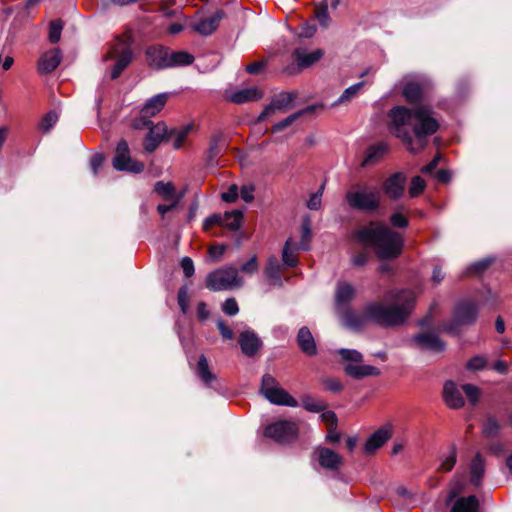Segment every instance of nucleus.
I'll use <instances>...</instances> for the list:
<instances>
[{"mask_svg": "<svg viewBox=\"0 0 512 512\" xmlns=\"http://www.w3.org/2000/svg\"><path fill=\"white\" fill-rule=\"evenodd\" d=\"M415 298V293L408 289L390 290L384 297L388 305L370 302L365 305L363 314L350 307L337 311V314L342 324L354 331L361 330L367 322L381 327H396L407 320L414 308Z\"/></svg>", "mask_w": 512, "mask_h": 512, "instance_id": "1", "label": "nucleus"}, {"mask_svg": "<svg viewBox=\"0 0 512 512\" xmlns=\"http://www.w3.org/2000/svg\"><path fill=\"white\" fill-rule=\"evenodd\" d=\"M389 132L399 138L412 153L420 152L427 144V137L439 128L432 111L425 107L410 109L395 106L387 115Z\"/></svg>", "mask_w": 512, "mask_h": 512, "instance_id": "2", "label": "nucleus"}, {"mask_svg": "<svg viewBox=\"0 0 512 512\" xmlns=\"http://www.w3.org/2000/svg\"><path fill=\"white\" fill-rule=\"evenodd\" d=\"M356 239L365 245H372L381 259L398 257L404 245L400 233L391 230L384 224H370L355 233Z\"/></svg>", "mask_w": 512, "mask_h": 512, "instance_id": "3", "label": "nucleus"}, {"mask_svg": "<svg viewBox=\"0 0 512 512\" xmlns=\"http://www.w3.org/2000/svg\"><path fill=\"white\" fill-rule=\"evenodd\" d=\"M104 62H111L106 67V73L110 79L115 80L132 63L133 52L130 43L123 38H116L108 47L103 56Z\"/></svg>", "mask_w": 512, "mask_h": 512, "instance_id": "4", "label": "nucleus"}, {"mask_svg": "<svg viewBox=\"0 0 512 512\" xmlns=\"http://www.w3.org/2000/svg\"><path fill=\"white\" fill-rule=\"evenodd\" d=\"M242 285L243 279L239 276L238 269L233 265L218 268L206 277V287L215 292L233 290Z\"/></svg>", "mask_w": 512, "mask_h": 512, "instance_id": "5", "label": "nucleus"}, {"mask_svg": "<svg viewBox=\"0 0 512 512\" xmlns=\"http://www.w3.org/2000/svg\"><path fill=\"white\" fill-rule=\"evenodd\" d=\"M260 393L271 404L296 407L298 405L286 390L280 387L277 380L270 374H264L261 380Z\"/></svg>", "mask_w": 512, "mask_h": 512, "instance_id": "6", "label": "nucleus"}, {"mask_svg": "<svg viewBox=\"0 0 512 512\" xmlns=\"http://www.w3.org/2000/svg\"><path fill=\"white\" fill-rule=\"evenodd\" d=\"M112 163L118 171L138 174L144 170V164L130 156V149L126 140L118 142Z\"/></svg>", "mask_w": 512, "mask_h": 512, "instance_id": "7", "label": "nucleus"}, {"mask_svg": "<svg viewBox=\"0 0 512 512\" xmlns=\"http://www.w3.org/2000/svg\"><path fill=\"white\" fill-rule=\"evenodd\" d=\"M478 315V303L474 300L463 298L454 306L453 322L458 326H471L476 322Z\"/></svg>", "mask_w": 512, "mask_h": 512, "instance_id": "8", "label": "nucleus"}, {"mask_svg": "<svg viewBox=\"0 0 512 512\" xmlns=\"http://www.w3.org/2000/svg\"><path fill=\"white\" fill-rule=\"evenodd\" d=\"M298 435V428L294 422L279 420L269 424L264 430V436L277 443L284 444L294 440Z\"/></svg>", "mask_w": 512, "mask_h": 512, "instance_id": "9", "label": "nucleus"}, {"mask_svg": "<svg viewBox=\"0 0 512 512\" xmlns=\"http://www.w3.org/2000/svg\"><path fill=\"white\" fill-rule=\"evenodd\" d=\"M312 460L327 471H338L343 463L342 457L330 448L318 446L314 449Z\"/></svg>", "mask_w": 512, "mask_h": 512, "instance_id": "10", "label": "nucleus"}, {"mask_svg": "<svg viewBox=\"0 0 512 512\" xmlns=\"http://www.w3.org/2000/svg\"><path fill=\"white\" fill-rule=\"evenodd\" d=\"M295 94L290 92H282L275 96L270 104H268L262 113L258 116V121H264L268 116L277 112H286L293 107Z\"/></svg>", "mask_w": 512, "mask_h": 512, "instance_id": "11", "label": "nucleus"}, {"mask_svg": "<svg viewBox=\"0 0 512 512\" xmlns=\"http://www.w3.org/2000/svg\"><path fill=\"white\" fill-rule=\"evenodd\" d=\"M238 343L242 353L247 357L256 355L263 345L258 334L249 327H245L239 334Z\"/></svg>", "mask_w": 512, "mask_h": 512, "instance_id": "12", "label": "nucleus"}, {"mask_svg": "<svg viewBox=\"0 0 512 512\" xmlns=\"http://www.w3.org/2000/svg\"><path fill=\"white\" fill-rule=\"evenodd\" d=\"M148 130L143 146L146 152L152 153L162 141H168V129L164 122H158L152 124Z\"/></svg>", "mask_w": 512, "mask_h": 512, "instance_id": "13", "label": "nucleus"}, {"mask_svg": "<svg viewBox=\"0 0 512 512\" xmlns=\"http://www.w3.org/2000/svg\"><path fill=\"white\" fill-rule=\"evenodd\" d=\"M412 341L421 350L440 353L446 349L445 342L432 332L416 334L413 336Z\"/></svg>", "mask_w": 512, "mask_h": 512, "instance_id": "14", "label": "nucleus"}, {"mask_svg": "<svg viewBox=\"0 0 512 512\" xmlns=\"http://www.w3.org/2000/svg\"><path fill=\"white\" fill-rule=\"evenodd\" d=\"M401 83L403 85L402 95L407 102L415 104L421 100L424 89V83L422 80L416 77L406 76L403 78Z\"/></svg>", "mask_w": 512, "mask_h": 512, "instance_id": "15", "label": "nucleus"}, {"mask_svg": "<svg viewBox=\"0 0 512 512\" xmlns=\"http://www.w3.org/2000/svg\"><path fill=\"white\" fill-rule=\"evenodd\" d=\"M378 194H347L348 204L363 212L375 211L380 203Z\"/></svg>", "mask_w": 512, "mask_h": 512, "instance_id": "16", "label": "nucleus"}, {"mask_svg": "<svg viewBox=\"0 0 512 512\" xmlns=\"http://www.w3.org/2000/svg\"><path fill=\"white\" fill-rule=\"evenodd\" d=\"M225 17L222 10H217L209 17L201 18L198 22L192 24V29L202 36H209L214 33L221 20Z\"/></svg>", "mask_w": 512, "mask_h": 512, "instance_id": "17", "label": "nucleus"}, {"mask_svg": "<svg viewBox=\"0 0 512 512\" xmlns=\"http://www.w3.org/2000/svg\"><path fill=\"white\" fill-rule=\"evenodd\" d=\"M169 49L163 46H152L146 50L148 65L154 69L169 68Z\"/></svg>", "mask_w": 512, "mask_h": 512, "instance_id": "18", "label": "nucleus"}, {"mask_svg": "<svg viewBox=\"0 0 512 512\" xmlns=\"http://www.w3.org/2000/svg\"><path fill=\"white\" fill-rule=\"evenodd\" d=\"M442 396L445 404L451 409H459L465 404L461 390L452 380H448L444 383Z\"/></svg>", "mask_w": 512, "mask_h": 512, "instance_id": "19", "label": "nucleus"}, {"mask_svg": "<svg viewBox=\"0 0 512 512\" xmlns=\"http://www.w3.org/2000/svg\"><path fill=\"white\" fill-rule=\"evenodd\" d=\"M62 60L61 50L58 48L49 50L41 55L38 60L37 69L41 74L53 72Z\"/></svg>", "mask_w": 512, "mask_h": 512, "instance_id": "20", "label": "nucleus"}, {"mask_svg": "<svg viewBox=\"0 0 512 512\" xmlns=\"http://www.w3.org/2000/svg\"><path fill=\"white\" fill-rule=\"evenodd\" d=\"M392 436V431L389 426H383L376 430L367 439L364 445V452L366 454H373L380 447H382Z\"/></svg>", "mask_w": 512, "mask_h": 512, "instance_id": "21", "label": "nucleus"}, {"mask_svg": "<svg viewBox=\"0 0 512 512\" xmlns=\"http://www.w3.org/2000/svg\"><path fill=\"white\" fill-rule=\"evenodd\" d=\"M355 294L356 290L354 286L345 281H339L335 291L336 311L349 307V303L353 300Z\"/></svg>", "mask_w": 512, "mask_h": 512, "instance_id": "22", "label": "nucleus"}, {"mask_svg": "<svg viewBox=\"0 0 512 512\" xmlns=\"http://www.w3.org/2000/svg\"><path fill=\"white\" fill-rule=\"evenodd\" d=\"M296 340L301 352L308 356L317 354L316 341L308 327L303 326L298 330Z\"/></svg>", "mask_w": 512, "mask_h": 512, "instance_id": "23", "label": "nucleus"}, {"mask_svg": "<svg viewBox=\"0 0 512 512\" xmlns=\"http://www.w3.org/2000/svg\"><path fill=\"white\" fill-rule=\"evenodd\" d=\"M323 55L324 52L322 49H316L312 52H308L304 48H299L293 53L297 66L300 69L312 66L314 63L318 62Z\"/></svg>", "mask_w": 512, "mask_h": 512, "instance_id": "24", "label": "nucleus"}, {"mask_svg": "<svg viewBox=\"0 0 512 512\" xmlns=\"http://www.w3.org/2000/svg\"><path fill=\"white\" fill-rule=\"evenodd\" d=\"M388 150V146L381 142L368 147L364 153L361 167H370L377 164Z\"/></svg>", "mask_w": 512, "mask_h": 512, "instance_id": "25", "label": "nucleus"}, {"mask_svg": "<svg viewBox=\"0 0 512 512\" xmlns=\"http://www.w3.org/2000/svg\"><path fill=\"white\" fill-rule=\"evenodd\" d=\"M168 93H160L149 98L142 106V115L153 117L166 105Z\"/></svg>", "mask_w": 512, "mask_h": 512, "instance_id": "26", "label": "nucleus"}, {"mask_svg": "<svg viewBox=\"0 0 512 512\" xmlns=\"http://www.w3.org/2000/svg\"><path fill=\"white\" fill-rule=\"evenodd\" d=\"M263 97V93L256 87H249L241 90H237L228 96V100L235 104H243L251 101L260 100Z\"/></svg>", "mask_w": 512, "mask_h": 512, "instance_id": "27", "label": "nucleus"}, {"mask_svg": "<svg viewBox=\"0 0 512 512\" xmlns=\"http://www.w3.org/2000/svg\"><path fill=\"white\" fill-rule=\"evenodd\" d=\"M344 371L347 375L355 379H362L369 376H378L380 370L372 365H361V364H347L344 367Z\"/></svg>", "mask_w": 512, "mask_h": 512, "instance_id": "28", "label": "nucleus"}, {"mask_svg": "<svg viewBox=\"0 0 512 512\" xmlns=\"http://www.w3.org/2000/svg\"><path fill=\"white\" fill-rule=\"evenodd\" d=\"M470 481L478 487L481 485L485 473V459L481 453L477 452L469 465Z\"/></svg>", "mask_w": 512, "mask_h": 512, "instance_id": "29", "label": "nucleus"}, {"mask_svg": "<svg viewBox=\"0 0 512 512\" xmlns=\"http://www.w3.org/2000/svg\"><path fill=\"white\" fill-rule=\"evenodd\" d=\"M282 266L276 256H270L265 268V276L271 281L272 284L282 286L283 281L281 277Z\"/></svg>", "mask_w": 512, "mask_h": 512, "instance_id": "30", "label": "nucleus"}, {"mask_svg": "<svg viewBox=\"0 0 512 512\" xmlns=\"http://www.w3.org/2000/svg\"><path fill=\"white\" fill-rule=\"evenodd\" d=\"M450 512H479V501L474 495L461 497L454 502Z\"/></svg>", "mask_w": 512, "mask_h": 512, "instance_id": "31", "label": "nucleus"}, {"mask_svg": "<svg viewBox=\"0 0 512 512\" xmlns=\"http://www.w3.org/2000/svg\"><path fill=\"white\" fill-rule=\"evenodd\" d=\"M300 250L297 243L292 238H288L282 249V262L286 267H296L298 260L295 256V252Z\"/></svg>", "mask_w": 512, "mask_h": 512, "instance_id": "32", "label": "nucleus"}, {"mask_svg": "<svg viewBox=\"0 0 512 512\" xmlns=\"http://www.w3.org/2000/svg\"><path fill=\"white\" fill-rule=\"evenodd\" d=\"M406 176L402 172H396L388 177L383 184V192H403Z\"/></svg>", "mask_w": 512, "mask_h": 512, "instance_id": "33", "label": "nucleus"}, {"mask_svg": "<svg viewBox=\"0 0 512 512\" xmlns=\"http://www.w3.org/2000/svg\"><path fill=\"white\" fill-rule=\"evenodd\" d=\"M457 461V448L455 444L450 445L447 452L440 456L438 470L441 472H450Z\"/></svg>", "mask_w": 512, "mask_h": 512, "instance_id": "34", "label": "nucleus"}, {"mask_svg": "<svg viewBox=\"0 0 512 512\" xmlns=\"http://www.w3.org/2000/svg\"><path fill=\"white\" fill-rule=\"evenodd\" d=\"M191 129V125H185L170 131L168 130V141L172 142L174 149L181 148Z\"/></svg>", "mask_w": 512, "mask_h": 512, "instance_id": "35", "label": "nucleus"}, {"mask_svg": "<svg viewBox=\"0 0 512 512\" xmlns=\"http://www.w3.org/2000/svg\"><path fill=\"white\" fill-rule=\"evenodd\" d=\"M495 258L487 256L483 259L471 263L463 272V276H476L482 274L493 262Z\"/></svg>", "mask_w": 512, "mask_h": 512, "instance_id": "36", "label": "nucleus"}, {"mask_svg": "<svg viewBox=\"0 0 512 512\" xmlns=\"http://www.w3.org/2000/svg\"><path fill=\"white\" fill-rule=\"evenodd\" d=\"M169 68L188 66L193 63L194 57L186 51H169Z\"/></svg>", "mask_w": 512, "mask_h": 512, "instance_id": "37", "label": "nucleus"}, {"mask_svg": "<svg viewBox=\"0 0 512 512\" xmlns=\"http://www.w3.org/2000/svg\"><path fill=\"white\" fill-rule=\"evenodd\" d=\"M242 219V210L235 209L232 211H227L225 212V220H223V227H226L231 231H238L241 227Z\"/></svg>", "mask_w": 512, "mask_h": 512, "instance_id": "38", "label": "nucleus"}, {"mask_svg": "<svg viewBox=\"0 0 512 512\" xmlns=\"http://www.w3.org/2000/svg\"><path fill=\"white\" fill-rule=\"evenodd\" d=\"M182 195L183 194H165L164 203L157 206V210L162 217L169 211L178 207Z\"/></svg>", "mask_w": 512, "mask_h": 512, "instance_id": "39", "label": "nucleus"}, {"mask_svg": "<svg viewBox=\"0 0 512 512\" xmlns=\"http://www.w3.org/2000/svg\"><path fill=\"white\" fill-rule=\"evenodd\" d=\"M311 221L308 216H306L301 224V240L297 243L298 248L302 251H307L310 249V238H311Z\"/></svg>", "mask_w": 512, "mask_h": 512, "instance_id": "40", "label": "nucleus"}, {"mask_svg": "<svg viewBox=\"0 0 512 512\" xmlns=\"http://www.w3.org/2000/svg\"><path fill=\"white\" fill-rule=\"evenodd\" d=\"M197 374L206 385H210V383L215 379V375L210 371L208 361L204 355L199 357L197 363Z\"/></svg>", "mask_w": 512, "mask_h": 512, "instance_id": "41", "label": "nucleus"}, {"mask_svg": "<svg viewBox=\"0 0 512 512\" xmlns=\"http://www.w3.org/2000/svg\"><path fill=\"white\" fill-rule=\"evenodd\" d=\"M363 85L364 82H359L346 88L340 97L332 104V106H337L351 101V99L357 95Z\"/></svg>", "mask_w": 512, "mask_h": 512, "instance_id": "42", "label": "nucleus"}, {"mask_svg": "<svg viewBox=\"0 0 512 512\" xmlns=\"http://www.w3.org/2000/svg\"><path fill=\"white\" fill-rule=\"evenodd\" d=\"M499 422L492 416H488L482 425V432L487 438H494L500 431Z\"/></svg>", "mask_w": 512, "mask_h": 512, "instance_id": "43", "label": "nucleus"}, {"mask_svg": "<svg viewBox=\"0 0 512 512\" xmlns=\"http://www.w3.org/2000/svg\"><path fill=\"white\" fill-rule=\"evenodd\" d=\"M315 17L318 20L319 24L327 28L330 24L331 18L328 14V3L326 0H323L315 9Z\"/></svg>", "mask_w": 512, "mask_h": 512, "instance_id": "44", "label": "nucleus"}, {"mask_svg": "<svg viewBox=\"0 0 512 512\" xmlns=\"http://www.w3.org/2000/svg\"><path fill=\"white\" fill-rule=\"evenodd\" d=\"M226 144L225 138L222 134L214 135L211 139L210 149H209V161L211 162L213 158L221 153L224 146Z\"/></svg>", "mask_w": 512, "mask_h": 512, "instance_id": "45", "label": "nucleus"}, {"mask_svg": "<svg viewBox=\"0 0 512 512\" xmlns=\"http://www.w3.org/2000/svg\"><path fill=\"white\" fill-rule=\"evenodd\" d=\"M337 354L345 361L361 363L363 360V355L355 349L341 348L337 350Z\"/></svg>", "mask_w": 512, "mask_h": 512, "instance_id": "46", "label": "nucleus"}, {"mask_svg": "<svg viewBox=\"0 0 512 512\" xmlns=\"http://www.w3.org/2000/svg\"><path fill=\"white\" fill-rule=\"evenodd\" d=\"M57 121L58 114L55 111H50L42 118L39 127L43 132L47 133L51 130Z\"/></svg>", "mask_w": 512, "mask_h": 512, "instance_id": "47", "label": "nucleus"}, {"mask_svg": "<svg viewBox=\"0 0 512 512\" xmlns=\"http://www.w3.org/2000/svg\"><path fill=\"white\" fill-rule=\"evenodd\" d=\"M461 389L465 393L469 402L472 405H475L478 402L479 397H480V389L477 386H475L473 384H464L461 387Z\"/></svg>", "mask_w": 512, "mask_h": 512, "instance_id": "48", "label": "nucleus"}, {"mask_svg": "<svg viewBox=\"0 0 512 512\" xmlns=\"http://www.w3.org/2000/svg\"><path fill=\"white\" fill-rule=\"evenodd\" d=\"M63 24L60 20L52 21L49 26V41L51 43H57L61 38V32Z\"/></svg>", "mask_w": 512, "mask_h": 512, "instance_id": "49", "label": "nucleus"}, {"mask_svg": "<svg viewBox=\"0 0 512 512\" xmlns=\"http://www.w3.org/2000/svg\"><path fill=\"white\" fill-rule=\"evenodd\" d=\"M150 118V116L142 115V110H140L139 116L132 120L131 126L136 130L149 129L153 124Z\"/></svg>", "mask_w": 512, "mask_h": 512, "instance_id": "50", "label": "nucleus"}, {"mask_svg": "<svg viewBox=\"0 0 512 512\" xmlns=\"http://www.w3.org/2000/svg\"><path fill=\"white\" fill-rule=\"evenodd\" d=\"M298 119H299V114H296V112H295V113L289 115L288 117L284 118L283 120H281V121L277 122L276 124H274L273 127H272V132L275 133V132L282 131L285 128H287L290 125H292Z\"/></svg>", "mask_w": 512, "mask_h": 512, "instance_id": "51", "label": "nucleus"}, {"mask_svg": "<svg viewBox=\"0 0 512 512\" xmlns=\"http://www.w3.org/2000/svg\"><path fill=\"white\" fill-rule=\"evenodd\" d=\"M487 364V360L482 355H476L467 362V369L472 371L482 370Z\"/></svg>", "mask_w": 512, "mask_h": 512, "instance_id": "52", "label": "nucleus"}, {"mask_svg": "<svg viewBox=\"0 0 512 512\" xmlns=\"http://www.w3.org/2000/svg\"><path fill=\"white\" fill-rule=\"evenodd\" d=\"M222 311L228 316H235L239 312V306L235 298H228L222 304Z\"/></svg>", "mask_w": 512, "mask_h": 512, "instance_id": "53", "label": "nucleus"}, {"mask_svg": "<svg viewBox=\"0 0 512 512\" xmlns=\"http://www.w3.org/2000/svg\"><path fill=\"white\" fill-rule=\"evenodd\" d=\"M177 298H178V304H179V307H180L182 313L186 314L188 311V301H189L187 286H182L179 289Z\"/></svg>", "mask_w": 512, "mask_h": 512, "instance_id": "54", "label": "nucleus"}, {"mask_svg": "<svg viewBox=\"0 0 512 512\" xmlns=\"http://www.w3.org/2000/svg\"><path fill=\"white\" fill-rule=\"evenodd\" d=\"M303 407L310 412H320L324 408L322 401L306 397L303 399Z\"/></svg>", "mask_w": 512, "mask_h": 512, "instance_id": "55", "label": "nucleus"}, {"mask_svg": "<svg viewBox=\"0 0 512 512\" xmlns=\"http://www.w3.org/2000/svg\"><path fill=\"white\" fill-rule=\"evenodd\" d=\"M390 224L395 228H406L409 222L407 217L401 212H394L390 216Z\"/></svg>", "mask_w": 512, "mask_h": 512, "instance_id": "56", "label": "nucleus"}, {"mask_svg": "<svg viewBox=\"0 0 512 512\" xmlns=\"http://www.w3.org/2000/svg\"><path fill=\"white\" fill-rule=\"evenodd\" d=\"M259 265L257 261V256H252L247 262L241 265L240 270L245 274H254L258 271Z\"/></svg>", "mask_w": 512, "mask_h": 512, "instance_id": "57", "label": "nucleus"}, {"mask_svg": "<svg viewBox=\"0 0 512 512\" xmlns=\"http://www.w3.org/2000/svg\"><path fill=\"white\" fill-rule=\"evenodd\" d=\"M104 156L102 154H94L90 159V170L93 175H97L103 166Z\"/></svg>", "mask_w": 512, "mask_h": 512, "instance_id": "58", "label": "nucleus"}, {"mask_svg": "<svg viewBox=\"0 0 512 512\" xmlns=\"http://www.w3.org/2000/svg\"><path fill=\"white\" fill-rule=\"evenodd\" d=\"M180 265H181L183 273L186 277L189 278L194 275V273H195L194 263L190 257H188V256L183 257L181 259Z\"/></svg>", "mask_w": 512, "mask_h": 512, "instance_id": "59", "label": "nucleus"}, {"mask_svg": "<svg viewBox=\"0 0 512 512\" xmlns=\"http://www.w3.org/2000/svg\"><path fill=\"white\" fill-rule=\"evenodd\" d=\"M223 220H225V213L223 215L213 214L204 220L203 228L208 230L213 225L223 226Z\"/></svg>", "mask_w": 512, "mask_h": 512, "instance_id": "60", "label": "nucleus"}, {"mask_svg": "<svg viewBox=\"0 0 512 512\" xmlns=\"http://www.w3.org/2000/svg\"><path fill=\"white\" fill-rule=\"evenodd\" d=\"M226 251V245L220 244L209 248V256L212 261L219 260Z\"/></svg>", "mask_w": 512, "mask_h": 512, "instance_id": "61", "label": "nucleus"}, {"mask_svg": "<svg viewBox=\"0 0 512 512\" xmlns=\"http://www.w3.org/2000/svg\"><path fill=\"white\" fill-rule=\"evenodd\" d=\"M217 328L224 339L231 340L234 337L233 331L225 324L224 320L217 321Z\"/></svg>", "mask_w": 512, "mask_h": 512, "instance_id": "62", "label": "nucleus"}, {"mask_svg": "<svg viewBox=\"0 0 512 512\" xmlns=\"http://www.w3.org/2000/svg\"><path fill=\"white\" fill-rule=\"evenodd\" d=\"M175 187L173 185L172 182L168 181V182H164V181H159L155 184L154 186V191L153 192H157V193H160V192H175Z\"/></svg>", "mask_w": 512, "mask_h": 512, "instance_id": "63", "label": "nucleus"}, {"mask_svg": "<svg viewBox=\"0 0 512 512\" xmlns=\"http://www.w3.org/2000/svg\"><path fill=\"white\" fill-rule=\"evenodd\" d=\"M425 189V181L420 176H415L412 178L411 187L409 192H422Z\"/></svg>", "mask_w": 512, "mask_h": 512, "instance_id": "64", "label": "nucleus"}]
</instances>
